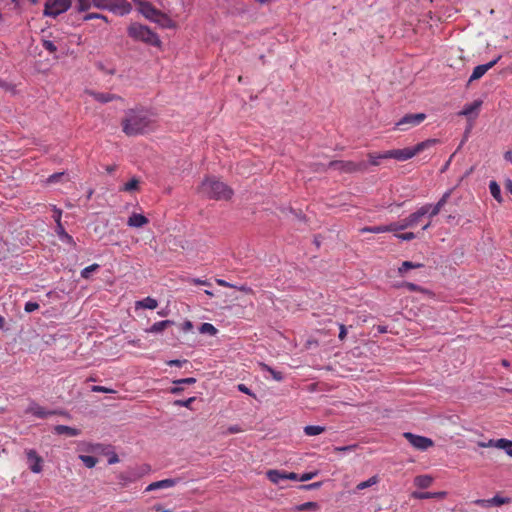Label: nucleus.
Listing matches in <instances>:
<instances>
[{
    "mask_svg": "<svg viewBox=\"0 0 512 512\" xmlns=\"http://www.w3.org/2000/svg\"><path fill=\"white\" fill-rule=\"evenodd\" d=\"M99 269V265L94 263L88 267H85L82 271H81V277L84 278V279H88L91 275L92 272H95L96 270Z\"/></svg>",
    "mask_w": 512,
    "mask_h": 512,
    "instance_id": "nucleus-37",
    "label": "nucleus"
},
{
    "mask_svg": "<svg viewBox=\"0 0 512 512\" xmlns=\"http://www.w3.org/2000/svg\"><path fill=\"white\" fill-rule=\"evenodd\" d=\"M505 159L512 162V152L508 151L505 153Z\"/></svg>",
    "mask_w": 512,
    "mask_h": 512,
    "instance_id": "nucleus-64",
    "label": "nucleus"
},
{
    "mask_svg": "<svg viewBox=\"0 0 512 512\" xmlns=\"http://www.w3.org/2000/svg\"><path fill=\"white\" fill-rule=\"evenodd\" d=\"M451 191L445 192L442 197L439 199V201L435 204H425L422 207H429V211L427 215L429 218H433L434 216L438 215L441 211V209L445 206V204L448 202V199L450 198Z\"/></svg>",
    "mask_w": 512,
    "mask_h": 512,
    "instance_id": "nucleus-12",
    "label": "nucleus"
},
{
    "mask_svg": "<svg viewBox=\"0 0 512 512\" xmlns=\"http://www.w3.org/2000/svg\"><path fill=\"white\" fill-rule=\"evenodd\" d=\"M54 431L58 435H66L69 437L78 436L80 434L79 429L73 428L70 426H66V425H57V426H55Z\"/></svg>",
    "mask_w": 512,
    "mask_h": 512,
    "instance_id": "nucleus-21",
    "label": "nucleus"
},
{
    "mask_svg": "<svg viewBox=\"0 0 512 512\" xmlns=\"http://www.w3.org/2000/svg\"><path fill=\"white\" fill-rule=\"evenodd\" d=\"M56 232H57L59 238L61 239V241L65 242L69 245H72L74 247L76 246V243H75L73 237L65 231L62 223H59V225L56 227Z\"/></svg>",
    "mask_w": 512,
    "mask_h": 512,
    "instance_id": "nucleus-22",
    "label": "nucleus"
},
{
    "mask_svg": "<svg viewBox=\"0 0 512 512\" xmlns=\"http://www.w3.org/2000/svg\"><path fill=\"white\" fill-rule=\"evenodd\" d=\"M78 1V10L79 11H87L91 5H93L90 0H77Z\"/></svg>",
    "mask_w": 512,
    "mask_h": 512,
    "instance_id": "nucleus-44",
    "label": "nucleus"
},
{
    "mask_svg": "<svg viewBox=\"0 0 512 512\" xmlns=\"http://www.w3.org/2000/svg\"><path fill=\"white\" fill-rule=\"evenodd\" d=\"M158 306V302L156 299L151 297H146L141 301L136 302V308H145V309H156Z\"/></svg>",
    "mask_w": 512,
    "mask_h": 512,
    "instance_id": "nucleus-26",
    "label": "nucleus"
},
{
    "mask_svg": "<svg viewBox=\"0 0 512 512\" xmlns=\"http://www.w3.org/2000/svg\"><path fill=\"white\" fill-rule=\"evenodd\" d=\"M379 482V479L377 476H372L371 478H369L368 480L366 481H363V482H360L357 486H356V489L357 490H364L368 487H371L375 484H377Z\"/></svg>",
    "mask_w": 512,
    "mask_h": 512,
    "instance_id": "nucleus-32",
    "label": "nucleus"
},
{
    "mask_svg": "<svg viewBox=\"0 0 512 512\" xmlns=\"http://www.w3.org/2000/svg\"><path fill=\"white\" fill-rule=\"evenodd\" d=\"M138 186H139V180L136 178H132L129 182L124 184V186L121 188V190L125 191V192H132L134 190H137Z\"/></svg>",
    "mask_w": 512,
    "mask_h": 512,
    "instance_id": "nucleus-34",
    "label": "nucleus"
},
{
    "mask_svg": "<svg viewBox=\"0 0 512 512\" xmlns=\"http://www.w3.org/2000/svg\"><path fill=\"white\" fill-rule=\"evenodd\" d=\"M96 18L103 19L104 21H107L106 16H104L102 14H98V13H88V14L84 15L83 20L89 21V20L96 19Z\"/></svg>",
    "mask_w": 512,
    "mask_h": 512,
    "instance_id": "nucleus-45",
    "label": "nucleus"
},
{
    "mask_svg": "<svg viewBox=\"0 0 512 512\" xmlns=\"http://www.w3.org/2000/svg\"><path fill=\"white\" fill-rule=\"evenodd\" d=\"M61 215H62V212L60 209H57L55 208L54 209V215H53V218L57 224V226L59 225V223H61Z\"/></svg>",
    "mask_w": 512,
    "mask_h": 512,
    "instance_id": "nucleus-55",
    "label": "nucleus"
},
{
    "mask_svg": "<svg viewBox=\"0 0 512 512\" xmlns=\"http://www.w3.org/2000/svg\"><path fill=\"white\" fill-rule=\"evenodd\" d=\"M217 284L222 287H231V285L228 282H226L225 280H222V279H218Z\"/></svg>",
    "mask_w": 512,
    "mask_h": 512,
    "instance_id": "nucleus-60",
    "label": "nucleus"
},
{
    "mask_svg": "<svg viewBox=\"0 0 512 512\" xmlns=\"http://www.w3.org/2000/svg\"><path fill=\"white\" fill-rule=\"evenodd\" d=\"M321 486V483L320 482H316V483H312L310 485H307V486H303L304 488H318Z\"/></svg>",
    "mask_w": 512,
    "mask_h": 512,
    "instance_id": "nucleus-62",
    "label": "nucleus"
},
{
    "mask_svg": "<svg viewBox=\"0 0 512 512\" xmlns=\"http://www.w3.org/2000/svg\"><path fill=\"white\" fill-rule=\"evenodd\" d=\"M193 329V324L191 321L189 320H186L182 325H181V330L183 332H189Z\"/></svg>",
    "mask_w": 512,
    "mask_h": 512,
    "instance_id": "nucleus-53",
    "label": "nucleus"
},
{
    "mask_svg": "<svg viewBox=\"0 0 512 512\" xmlns=\"http://www.w3.org/2000/svg\"><path fill=\"white\" fill-rule=\"evenodd\" d=\"M318 508V505L316 502H306L301 504L298 507V510L300 511H306V510H316Z\"/></svg>",
    "mask_w": 512,
    "mask_h": 512,
    "instance_id": "nucleus-42",
    "label": "nucleus"
},
{
    "mask_svg": "<svg viewBox=\"0 0 512 512\" xmlns=\"http://www.w3.org/2000/svg\"><path fill=\"white\" fill-rule=\"evenodd\" d=\"M228 430L230 433H238L241 431L237 426H231V427H229Z\"/></svg>",
    "mask_w": 512,
    "mask_h": 512,
    "instance_id": "nucleus-63",
    "label": "nucleus"
},
{
    "mask_svg": "<svg viewBox=\"0 0 512 512\" xmlns=\"http://www.w3.org/2000/svg\"><path fill=\"white\" fill-rule=\"evenodd\" d=\"M361 233H385V232H394L393 224L389 225H378L373 227H364L360 230Z\"/></svg>",
    "mask_w": 512,
    "mask_h": 512,
    "instance_id": "nucleus-20",
    "label": "nucleus"
},
{
    "mask_svg": "<svg viewBox=\"0 0 512 512\" xmlns=\"http://www.w3.org/2000/svg\"><path fill=\"white\" fill-rule=\"evenodd\" d=\"M119 462V457L116 453L112 452L108 458V464L112 465Z\"/></svg>",
    "mask_w": 512,
    "mask_h": 512,
    "instance_id": "nucleus-56",
    "label": "nucleus"
},
{
    "mask_svg": "<svg viewBox=\"0 0 512 512\" xmlns=\"http://www.w3.org/2000/svg\"><path fill=\"white\" fill-rule=\"evenodd\" d=\"M285 480H299V477L294 472H285Z\"/></svg>",
    "mask_w": 512,
    "mask_h": 512,
    "instance_id": "nucleus-57",
    "label": "nucleus"
},
{
    "mask_svg": "<svg viewBox=\"0 0 512 512\" xmlns=\"http://www.w3.org/2000/svg\"><path fill=\"white\" fill-rule=\"evenodd\" d=\"M439 142L437 139H427L416 144L414 147H407L404 149L388 150L378 155V158L395 159L397 161H407L413 158L420 152L436 145Z\"/></svg>",
    "mask_w": 512,
    "mask_h": 512,
    "instance_id": "nucleus-3",
    "label": "nucleus"
},
{
    "mask_svg": "<svg viewBox=\"0 0 512 512\" xmlns=\"http://www.w3.org/2000/svg\"><path fill=\"white\" fill-rule=\"evenodd\" d=\"M263 368L265 370H267L271 374L273 379H275L276 381H282L283 380L284 377H283V374L280 371H276L273 368H271V367H269V366H267L265 364H263Z\"/></svg>",
    "mask_w": 512,
    "mask_h": 512,
    "instance_id": "nucleus-38",
    "label": "nucleus"
},
{
    "mask_svg": "<svg viewBox=\"0 0 512 512\" xmlns=\"http://www.w3.org/2000/svg\"><path fill=\"white\" fill-rule=\"evenodd\" d=\"M428 211L429 207H420L405 219L392 223L394 232L416 227L421 222L422 217L427 215Z\"/></svg>",
    "mask_w": 512,
    "mask_h": 512,
    "instance_id": "nucleus-6",
    "label": "nucleus"
},
{
    "mask_svg": "<svg viewBox=\"0 0 512 512\" xmlns=\"http://www.w3.org/2000/svg\"><path fill=\"white\" fill-rule=\"evenodd\" d=\"M28 461L30 463L29 467L32 472L40 473L42 471V458L36 453L35 450H28L26 452Z\"/></svg>",
    "mask_w": 512,
    "mask_h": 512,
    "instance_id": "nucleus-14",
    "label": "nucleus"
},
{
    "mask_svg": "<svg viewBox=\"0 0 512 512\" xmlns=\"http://www.w3.org/2000/svg\"><path fill=\"white\" fill-rule=\"evenodd\" d=\"M42 46L50 53H55L57 51L56 45L50 40H43Z\"/></svg>",
    "mask_w": 512,
    "mask_h": 512,
    "instance_id": "nucleus-41",
    "label": "nucleus"
},
{
    "mask_svg": "<svg viewBox=\"0 0 512 512\" xmlns=\"http://www.w3.org/2000/svg\"><path fill=\"white\" fill-rule=\"evenodd\" d=\"M172 324H173V322L171 320H163V321L155 322L151 326L149 331L152 333H160Z\"/></svg>",
    "mask_w": 512,
    "mask_h": 512,
    "instance_id": "nucleus-28",
    "label": "nucleus"
},
{
    "mask_svg": "<svg viewBox=\"0 0 512 512\" xmlns=\"http://www.w3.org/2000/svg\"><path fill=\"white\" fill-rule=\"evenodd\" d=\"M92 391L93 392H101V393H112V392H114L112 389H109V388L104 387V386H93L92 387Z\"/></svg>",
    "mask_w": 512,
    "mask_h": 512,
    "instance_id": "nucleus-49",
    "label": "nucleus"
},
{
    "mask_svg": "<svg viewBox=\"0 0 512 512\" xmlns=\"http://www.w3.org/2000/svg\"><path fill=\"white\" fill-rule=\"evenodd\" d=\"M238 390L250 396H255L245 384H238Z\"/></svg>",
    "mask_w": 512,
    "mask_h": 512,
    "instance_id": "nucleus-54",
    "label": "nucleus"
},
{
    "mask_svg": "<svg viewBox=\"0 0 512 512\" xmlns=\"http://www.w3.org/2000/svg\"><path fill=\"white\" fill-rule=\"evenodd\" d=\"M196 382V379L195 378H183V379H179V380H176L174 381L175 384H194Z\"/></svg>",
    "mask_w": 512,
    "mask_h": 512,
    "instance_id": "nucleus-52",
    "label": "nucleus"
},
{
    "mask_svg": "<svg viewBox=\"0 0 512 512\" xmlns=\"http://www.w3.org/2000/svg\"><path fill=\"white\" fill-rule=\"evenodd\" d=\"M149 222L148 218L142 214L133 213L127 221V225L130 227L140 228Z\"/></svg>",
    "mask_w": 512,
    "mask_h": 512,
    "instance_id": "nucleus-18",
    "label": "nucleus"
},
{
    "mask_svg": "<svg viewBox=\"0 0 512 512\" xmlns=\"http://www.w3.org/2000/svg\"><path fill=\"white\" fill-rule=\"evenodd\" d=\"M328 168L333 170H338L344 173H353V172H363L367 168V164L364 161L361 162H353V161H343V160H335L330 161L328 163Z\"/></svg>",
    "mask_w": 512,
    "mask_h": 512,
    "instance_id": "nucleus-7",
    "label": "nucleus"
},
{
    "mask_svg": "<svg viewBox=\"0 0 512 512\" xmlns=\"http://www.w3.org/2000/svg\"><path fill=\"white\" fill-rule=\"evenodd\" d=\"M195 401V397H190L186 400H176L174 402V404L176 406H183V407H187V408H190L191 404Z\"/></svg>",
    "mask_w": 512,
    "mask_h": 512,
    "instance_id": "nucleus-43",
    "label": "nucleus"
},
{
    "mask_svg": "<svg viewBox=\"0 0 512 512\" xmlns=\"http://www.w3.org/2000/svg\"><path fill=\"white\" fill-rule=\"evenodd\" d=\"M505 188L512 194V181L510 179L506 181Z\"/></svg>",
    "mask_w": 512,
    "mask_h": 512,
    "instance_id": "nucleus-61",
    "label": "nucleus"
},
{
    "mask_svg": "<svg viewBox=\"0 0 512 512\" xmlns=\"http://www.w3.org/2000/svg\"><path fill=\"white\" fill-rule=\"evenodd\" d=\"M426 119L425 113L406 114L395 124V129L407 131L420 125Z\"/></svg>",
    "mask_w": 512,
    "mask_h": 512,
    "instance_id": "nucleus-8",
    "label": "nucleus"
},
{
    "mask_svg": "<svg viewBox=\"0 0 512 512\" xmlns=\"http://www.w3.org/2000/svg\"><path fill=\"white\" fill-rule=\"evenodd\" d=\"M317 473H318L317 471L304 473L299 477V480L302 482L311 480L312 478H314L317 475Z\"/></svg>",
    "mask_w": 512,
    "mask_h": 512,
    "instance_id": "nucleus-48",
    "label": "nucleus"
},
{
    "mask_svg": "<svg viewBox=\"0 0 512 512\" xmlns=\"http://www.w3.org/2000/svg\"><path fill=\"white\" fill-rule=\"evenodd\" d=\"M94 7L109 10L117 15L130 13L132 6L126 0H92Z\"/></svg>",
    "mask_w": 512,
    "mask_h": 512,
    "instance_id": "nucleus-5",
    "label": "nucleus"
},
{
    "mask_svg": "<svg viewBox=\"0 0 512 512\" xmlns=\"http://www.w3.org/2000/svg\"><path fill=\"white\" fill-rule=\"evenodd\" d=\"M495 447L499 449H506V451L510 450L512 447V441L504 438L498 439L495 441Z\"/></svg>",
    "mask_w": 512,
    "mask_h": 512,
    "instance_id": "nucleus-35",
    "label": "nucleus"
},
{
    "mask_svg": "<svg viewBox=\"0 0 512 512\" xmlns=\"http://www.w3.org/2000/svg\"><path fill=\"white\" fill-rule=\"evenodd\" d=\"M378 155L379 154H375V153H369L368 154V157H369V160H370V163L374 166H378L379 165V159L378 158Z\"/></svg>",
    "mask_w": 512,
    "mask_h": 512,
    "instance_id": "nucleus-51",
    "label": "nucleus"
},
{
    "mask_svg": "<svg viewBox=\"0 0 512 512\" xmlns=\"http://www.w3.org/2000/svg\"><path fill=\"white\" fill-rule=\"evenodd\" d=\"M482 102L479 101V100H476L474 101L473 103L471 104H468V105H465L463 110H461L459 112V115L461 116H470L472 115L473 113H476L478 112L480 106H481Z\"/></svg>",
    "mask_w": 512,
    "mask_h": 512,
    "instance_id": "nucleus-25",
    "label": "nucleus"
},
{
    "mask_svg": "<svg viewBox=\"0 0 512 512\" xmlns=\"http://www.w3.org/2000/svg\"><path fill=\"white\" fill-rule=\"evenodd\" d=\"M267 478L274 484H279L282 480H285V471L271 469L266 472Z\"/></svg>",
    "mask_w": 512,
    "mask_h": 512,
    "instance_id": "nucleus-24",
    "label": "nucleus"
},
{
    "mask_svg": "<svg viewBox=\"0 0 512 512\" xmlns=\"http://www.w3.org/2000/svg\"><path fill=\"white\" fill-rule=\"evenodd\" d=\"M396 237L403 241H410L416 237V235L413 232H406V233H400L396 234Z\"/></svg>",
    "mask_w": 512,
    "mask_h": 512,
    "instance_id": "nucleus-46",
    "label": "nucleus"
},
{
    "mask_svg": "<svg viewBox=\"0 0 512 512\" xmlns=\"http://www.w3.org/2000/svg\"><path fill=\"white\" fill-rule=\"evenodd\" d=\"M37 309H39V304H38V303H36V302H31V301H29V302H27V303L25 304V306H24V310H25V312H27V313H31V312H33V311H35V310H37Z\"/></svg>",
    "mask_w": 512,
    "mask_h": 512,
    "instance_id": "nucleus-47",
    "label": "nucleus"
},
{
    "mask_svg": "<svg viewBox=\"0 0 512 512\" xmlns=\"http://www.w3.org/2000/svg\"><path fill=\"white\" fill-rule=\"evenodd\" d=\"M433 478L430 475H419L414 479V484L418 488L425 489L431 486Z\"/></svg>",
    "mask_w": 512,
    "mask_h": 512,
    "instance_id": "nucleus-23",
    "label": "nucleus"
},
{
    "mask_svg": "<svg viewBox=\"0 0 512 512\" xmlns=\"http://www.w3.org/2000/svg\"><path fill=\"white\" fill-rule=\"evenodd\" d=\"M325 431V427L319 425H308L304 428V433L307 436H316Z\"/></svg>",
    "mask_w": 512,
    "mask_h": 512,
    "instance_id": "nucleus-29",
    "label": "nucleus"
},
{
    "mask_svg": "<svg viewBox=\"0 0 512 512\" xmlns=\"http://www.w3.org/2000/svg\"><path fill=\"white\" fill-rule=\"evenodd\" d=\"M122 130L127 136H136L151 132L155 122L151 115L143 109H129L122 120Z\"/></svg>",
    "mask_w": 512,
    "mask_h": 512,
    "instance_id": "nucleus-1",
    "label": "nucleus"
},
{
    "mask_svg": "<svg viewBox=\"0 0 512 512\" xmlns=\"http://www.w3.org/2000/svg\"><path fill=\"white\" fill-rule=\"evenodd\" d=\"M482 502H486L489 505L501 506V505L507 503L508 499L502 498V497L496 495L493 498L488 499V500H483Z\"/></svg>",
    "mask_w": 512,
    "mask_h": 512,
    "instance_id": "nucleus-36",
    "label": "nucleus"
},
{
    "mask_svg": "<svg viewBox=\"0 0 512 512\" xmlns=\"http://www.w3.org/2000/svg\"><path fill=\"white\" fill-rule=\"evenodd\" d=\"M199 193L209 199L227 201L231 199L233 190L215 177H207L202 181Z\"/></svg>",
    "mask_w": 512,
    "mask_h": 512,
    "instance_id": "nucleus-2",
    "label": "nucleus"
},
{
    "mask_svg": "<svg viewBox=\"0 0 512 512\" xmlns=\"http://www.w3.org/2000/svg\"><path fill=\"white\" fill-rule=\"evenodd\" d=\"M500 58H501V56H498L496 59H494L486 64L476 66L474 68L468 82L471 83L473 81H476V80H479L480 78H482L488 70H490L497 64V62L500 60Z\"/></svg>",
    "mask_w": 512,
    "mask_h": 512,
    "instance_id": "nucleus-11",
    "label": "nucleus"
},
{
    "mask_svg": "<svg viewBox=\"0 0 512 512\" xmlns=\"http://www.w3.org/2000/svg\"><path fill=\"white\" fill-rule=\"evenodd\" d=\"M423 267V264L421 263H414L411 261H404L401 266L398 268V272L400 274L406 273L409 269H416Z\"/></svg>",
    "mask_w": 512,
    "mask_h": 512,
    "instance_id": "nucleus-30",
    "label": "nucleus"
},
{
    "mask_svg": "<svg viewBox=\"0 0 512 512\" xmlns=\"http://www.w3.org/2000/svg\"><path fill=\"white\" fill-rule=\"evenodd\" d=\"M140 11L147 19L153 21H158V17L162 16L159 10H157L151 3L146 1L140 2Z\"/></svg>",
    "mask_w": 512,
    "mask_h": 512,
    "instance_id": "nucleus-13",
    "label": "nucleus"
},
{
    "mask_svg": "<svg viewBox=\"0 0 512 512\" xmlns=\"http://www.w3.org/2000/svg\"><path fill=\"white\" fill-rule=\"evenodd\" d=\"M403 436L415 449L420 451H426L434 445L432 439L411 432H405Z\"/></svg>",
    "mask_w": 512,
    "mask_h": 512,
    "instance_id": "nucleus-10",
    "label": "nucleus"
},
{
    "mask_svg": "<svg viewBox=\"0 0 512 512\" xmlns=\"http://www.w3.org/2000/svg\"><path fill=\"white\" fill-rule=\"evenodd\" d=\"M346 335H347V329H346V326L344 324H339V339L341 341H343L345 338H346Z\"/></svg>",
    "mask_w": 512,
    "mask_h": 512,
    "instance_id": "nucleus-50",
    "label": "nucleus"
},
{
    "mask_svg": "<svg viewBox=\"0 0 512 512\" xmlns=\"http://www.w3.org/2000/svg\"><path fill=\"white\" fill-rule=\"evenodd\" d=\"M86 94L90 95L96 101H98L100 103H108V102H111V101H114V100H121V101H123L122 97H120V96H118L116 94H112V93H100V92H95L93 90H86Z\"/></svg>",
    "mask_w": 512,
    "mask_h": 512,
    "instance_id": "nucleus-15",
    "label": "nucleus"
},
{
    "mask_svg": "<svg viewBox=\"0 0 512 512\" xmlns=\"http://www.w3.org/2000/svg\"><path fill=\"white\" fill-rule=\"evenodd\" d=\"M199 332L201 334H209L214 336L217 333V329L211 323H202L199 327Z\"/></svg>",
    "mask_w": 512,
    "mask_h": 512,
    "instance_id": "nucleus-31",
    "label": "nucleus"
},
{
    "mask_svg": "<svg viewBox=\"0 0 512 512\" xmlns=\"http://www.w3.org/2000/svg\"><path fill=\"white\" fill-rule=\"evenodd\" d=\"M71 6V0H48L44 7V14L56 17L66 12Z\"/></svg>",
    "mask_w": 512,
    "mask_h": 512,
    "instance_id": "nucleus-9",
    "label": "nucleus"
},
{
    "mask_svg": "<svg viewBox=\"0 0 512 512\" xmlns=\"http://www.w3.org/2000/svg\"><path fill=\"white\" fill-rule=\"evenodd\" d=\"M177 482H178L177 479H164V480L152 482L146 487L145 491L150 492V491H154L157 489L171 488V487H174L177 484Z\"/></svg>",
    "mask_w": 512,
    "mask_h": 512,
    "instance_id": "nucleus-16",
    "label": "nucleus"
},
{
    "mask_svg": "<svg viewBox=\"0 0 512 512\" xmlns=\"http://www.w3.org/2000/svg\"><path fill=\"white\" fill-rule=\"evenodd\" d=\"M26 413L27 414H32L33 416L37 417V418H41V419H44L46 417H48L49 415H53L54 412L52 411H47L44 407L36 404V403H32L26 410Z\"/></svg>",
    "mask_w": 512,
    "mask_h": 512,
    "instance_id": "nucleus-17",
    "label": "nucleus"
},
{
    "mask_svg": "<svg viewBox=\"0 0 512 512\" xmlns=\"http://www.w3.org/2000/svg\"><path fill=\"white\" fill-rule=\"evenodd\" d=\"M184 362H186V361H185V360H184V361H181V360L176 359V360H171V361H169V362H168V365H169V366H177V367H181V366H182V364H183Z\"/></svg>",
    "mask_w": 512,
    "mask_h": 512,
    "instance_id": "nucleus-58",
    "label": "nucleus"
},
{
    "mask_svg": "<svg viewBox=\"0 0 512 512\" xmlns=\"http://www.w3.org/2000/svg\"><path fill=\"white\" fill-rule=\"evenodd\" d=\"M65 176V173L64 172H58V173H54L52 175H50L48 178H47V183L48 184H53V183H56L58 181H60L63 177Z\"/></svg>",
    "mask_w": 512,
    "mask_h": 512,
    "instance_id": "nucleus-39",
    "label": "nucleus"
},
{
    "mask_svg": "<svg viewBox=\"0 0 512 512\" xmlns=\"http://www.w3.org/2000/svg\"><path fill=\"white\" fill-rule=\"evenodd\" d=\"M192 283L195 285H210V283L206 280L193 279Z\"/></svg>",
    "mask_w": 512,
    "mask_h": 512,
    "instance_id": "nucleus-59",
    "label": "nucleus"
},
{
    "mask_svg": "<svg viewBox=\"0 0 512 512\" xmlns=\"http://www.w3.org/2000/svg\"><path fill=\"white\" fill-rule=\"evenodd\" d=\"M403 287L407 288L409 291H416V292H424L425 289L421 286L411 283V282H404L402 284Z\"/></svg>",
    "mask_w": 512,
    "mask_h": 512,
    "instance_id": "nucleus-40",
    "label": "nucleus"
},
{
    "mask_svg": "<svg viewBox=\"0 0 512 512\" xmlns=\"http://www.w3.org/2000/svg\"><path fill=\"white\" fill-rule=\"evenodd\" d=\"M128 34L131 38L142 41L148 45L159 47L161 40L159 36L149 27L139 23H133L128 28Z\"/></svg>",
    "mask_w": 512,
    "mask_h": 512,
    "instance_id": "nucleus-4",
    "label": "nucleus"
},
{
    "mask_svg": "<svg viewBox=\"0 0 512 512\" xmlns=\"http://www.w3.org/2000/svg\"><path fill=\"white\" fill-rule=\"evenodd\" d=\"M447 493L445 491L440 492H418L414 491L411 494V497L414 499H428V498H439L443 499L445 498Z\"/></svg>",
    "mask_w": 512,
    "mask_h": 512,
    "instance_id": "nucleus-19",
    "label": "nucleus"
},
{
    "mask_svg": "<svg viewBox=\"0 0 512 512\" xmlns=\"http://www.w3.org/2000/svg\"><path fill=\"white\" fill-rule=\"evenodd\" d=\"M489 190H490V193L491 195L494 197V199L498 202V203H502L503 202V198L501 196V189H500V186L498 185V183L496 181H490L489 183Z\"/></svg>",
    "mask_w": 512,
    "mask_h": 512,
    "instance_id": "nucleus-27",
    "label": "nucleus"
},
{
    "mask_svg": "<svg viewBox=\"0 0 512 512\" xmlns=\"http://www.w3.org/2000/svg\"><path fill=\"white\" fill-rule=\"evenodd\" d=\"M79 459L84 463V465L87 468H93L98 462L97 458L90 455H80Z\"/></svg>",
    "mask_w": 512,
    "mask_h": 512,
    "instance_id": "nucleus-33",
    "label": "nucleus"
}]
</instances>
